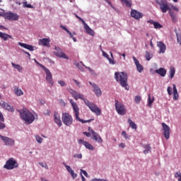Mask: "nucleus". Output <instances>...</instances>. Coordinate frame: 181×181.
Wrapping results in <instances>:
<instances>
[{
    "label": "nucleus",
    "instance_id": "nucleus-1",
    "mask_svg": "<svg viewBox=\"0 0 181 181\" xmlns=\"http://www.w3.org/2000/svg\"><path fill=\"white\" fill-rule=\"evenodd\" d=\"M115 78L117 83H119L122 87H124L125 90H129V86L128 85V75L125 72H115Z\"/></svg>",
    "mask_w": 181,
    "mask_h": 181
},
{
    "label": "nucleus",
    "instance_id": "nucleus-2",
    "mask_svg": "<svg viewBox=\"0 0 181 181\" xmlns=\"http://www.w3.org/2000/svg\"><path fill=\"white\" fill-rule=\"evenodd\" d=\"M20 115L23 121H25V124H30L35 121V116L28 109L23 108L18 110Z\"/></svg>",
    "mask_w": 181,
    "mask_h": 181
},
{
    "label": "nucleus",
    "instance_id": "nucleus-3",
    "mask_svg": "<svg viewBox=\"0 0 181 181\" xmlns=\"http://www.w3.org/2000/svg\"><path fill=\"white\" fill-rule=\"evenodd\" d=\"M70 104L71 105V107L74 110V112L75 115V119L76 121H79V122H81L82 124H86L87 122H91V119L88 120H84L80 118V108L78 107V105L73 99L69 100Z\"/></svg>",
    "mask_w": 181,
    "mask_h": 181
},
{
    "label": "nucleus",
    "instance_id": "nucleus-4",
    "mask_svg": "<svg viewBox=\"0 0 181 181\" xmlns=\"http://www.w3.org/2000/svg\"><path fill=\"white\" fill-rule=\"evenodd\" d=\"M18 168H19V164L13 158H10L4 165V168L7 170H12L13 169H16Z\"/></svg>",
    "mask_w": 181,
    "mask_h": 181
},
{
    "label": "nucleus",
    "instance_id": "nucleus-5",
    "mask_svg": "<svg viewBox=\"0 0 181 181\" xmlns=\"http://www.w3.org/2000/svg\"><path fill=\"white\" fill-rule=\"evenodd\" d=\"M84 103L86 105L89 107V110H90L92 112H94L97 117L101 115V109H100V107H98L95 104L88 100H84Z\"/></svg>",
    "mask_w": 181,
    "mask_h": 181
},
{
    "label": "nucleus",
    "instance_id": "nucleus-6",
    "mask_svg": "<svg viewBox=\"0 0 181 181\" xmlns=\"http://www.w3.org/2000/svg\"><path fill=\"white\" fill-rule=\"evenodd\" d=\"M156 4L160 6V9L163 13H166L168 11H170V7H169V4L168 1L166 0H156Z\"/></svg>",
    "mask_w": 181,
    "mask_h": 181
},
{
    "label": "nucleus",
    "instance_id": "nucleus-7",
    "mask_svg": "<svg viewBox=\"0 0 181 181\" xmlns=\"http://www.w3.org/2000/svg\"><path fill=\"white\" fill-rule=\"evenodd\" d=\"M62 119L63 124L66 127H71L73 125V116L68 112L62 113Z\"/></svg>",
    "mask_w": 181,
    "mask_h": 181
},
{
    "label": "nucleus",
    "instance_id": "nucleus-8",
    "mask_svg": "<svg viewBox=\"0 0 181 181\" xmlns=\"http://www.w3.org/2000/svg\"><path fill=\"white\" fill-rule=\"evenodd\" d=\"M115 109L119 115H125L127 114L125 106L118 100H115Z\"/></svg>",
    "mask_w": 181,
    "mask_h": 181
},
{
    "label": "nucleus",
    "instance_id": "nucleus-9",
    "mask_svg": "<svg viewBox=\"0 0 181 181\" xmlns=\"http://www.w3.org/2000/svg\"><path fill=\"white\" fill-rule=\"evenodd\" d=\"M40 67H42L43 70H45L46 73V80L52 87L53 84H54V83L53 82V76L52 75V72H50V70H49V69L46 68V66L42 64H40Z\"/></svg>",
    "mask_w": 181,
    "mask_h": 181
},
{
    "label": "nucleus",
    "instance_id": "nucleus-10",
    "mask_svg": "<svg viewBox=\"0 0 181 181\" xmlns=\"http://www.w3.org/2000/svg\"><path fill=\"white\" fill-rule=\"evenodd\" d=\"M0 138L6 146H13V145H15V140L9 137L4 136L0 134Z\"/></svg>",
    "mask_w": 181,
    "mask_h": 181
},
{
    "label": "nucleus",
    "instance_id": "nucleus-11",
    "mask_svg": "<svg viewBox=\"0 0 181 181\" xmlns=\"http://www.w3.org/2000/svg\"><path fill=\"white\" fill-rule=\"evenodd\" d=\"M88 131L91 132L93 141L98 142V144H103V141L100 134H97L91 127H88Z\"/></svg>",
    "mask_w": 181,
    "mask_h": 181
},
{
    "label": "nucleus",
    "instance_id": "nucleus-12",
    "mask_svg": "<svg viewBox=\"0 0 181 181\" xmlns=\"http://www.w3.org/2000/svg\"><path fill=\"white\" fill-rule=\"evenodd\" d=\"M4 16V19H7L8 21H18L19 19V16L12 12L5 13Z\"/></svg>",
    "mask_w": 181,
    "mask_h": 181
},
{
    "label": "nucleus",
    "instance_id": "nucleus-13",
    "mask_svg": "<svg viewBox=\"0 0 181 181\" xmlns=\"http://www.w3.org/2000/svg\"><path fill=\"white\" fill-rule=\"evenodd\" d=\"M69 93H70L72 95V97L77 101V100H85L84 95H81V93H78L77 91L73 90V89H69Z\"/></svg>",
    "mask_w": 181,
    "mask_h": 181
},
{
    "label": "nucleus",
    "instance_id": "nucleus-14",
    "mask_svg": "<svg viewBox=\"0 0 181 181\" xmlns=\"http://www.w3.org/2000/svg\"><path fill=\"white\" fill-rule=\"evenodd\" d=\"M163 129L164 131L163 134L166 139H169L170 136V127L165 123H162Z\"/></svg>",
    "mask_w": 181,
    "mask_h": 181
},
{
    "label": "nucleus",
    "instance_id": "nucleus-15",
    "mask_svg": "<svg viewBox=\"0 0 181 181\" xmlns=\"http://www.w3.org/2000/svg\"><path fill=\"white\" fill-rule=\"evenodd\" d=\"M0 105L4 108V110H6L7 111H9L10 112H13L15 111V109L13 108V106H11L8 103H7L5 101H1Z\"/></svg>",
    "mask_w": 181,
    "mask_h": 181
},
{
    "label": "nucleus",
    "instance_id": "nucleus-16",
    "mask_svg": "<svg viewBox=\"0 0 181 181\" xmlns=\"http://www.w3.org/2000/svg\"><path fill=\"white\" fill-rule=\"evenodd\" d=\"M89 84L92 86L93 88V92L95 93V95H97V97H100V95L103 94V92H101V89H100V87H98L97 84L93 83L91 82H89Z\"/></svg>",
    "mask_w": 181,
    "mask_h": 181
},
{
    "label": "nucleus",
    "instance_id": "nucleus-17",
    "mask_svg": "<svg viewBox=\"0 0 181 181\" xmlns=\"http://www.w3.org/2000/svg\"><path fill=\"white\" fill-rule=\"evenodd\" d=\"M131 16L132 18H134V19L138 21L139 19H141V18H143L144 15L142 14V13L136 10L132 9L131 11Z\"/></svg>",
    "mask_w": 181,
    "mask_h": 181
},
{
    "label": "nucleus",
    "instance_id": "nucleus-18",
    "mask_svg": "<svg viewBox=\"0 0 181 181\" xmlns=\"http://www.w3.org/2000/svg\"><path fill=\"white\" fill-rule=\"evenodd\" d=\"M78 142L79 145L82 144V145L85 146L86 149H89V151H94V146H93V145H91L90 143H88V141H85L83 139H79Z\"/></svg>",
    "mask_w": 181,
    "mask_h": 181
},
{
    "label": "nucleus",
    "instance_id": "nucleus-19",
    "mask_svg": "<svg viewBox=\"0 0 181 181\" xmlns=\"http://www.w3.org/2000/svg\"><path fill=\"white\" fill-rule=\"evenodd\" d=\"M133 60L135 63L136 67L137 69V71H139V73H142L144 71V66L141 65V64H139V61H138L136 57H133Z\"/></svg>",
    "mask_w": 181,
    "mask_h": 181
},
{
    "label": "nucleus",
    "instance_id": "nucleus-20",
    "mask_svg": "<svg viewBox=\"0 0 181 181\" xmlns=\"http://www.w3.org/2000/svg\"><path fill=\"white\" fill-rule=\"evenodd\" d=\"M39 45L42 46H46L47 47H50V39L49 38H42L39 40Z\"/></svg>",
    "mask_w": 181,
    "mask_h": 181
},
{
    "label": "nucleus",
    "instance_id": "nucleus-21",
    "mask_svg": "<svg viewBox=\"0 0 181 181\" xmlns=\"http://www.w3.org/2000/svg\"><path fill=\"white\" fill-rule=\"evenodd\" d=\"M54 122L57 123L58 127H62L63 124L62 123V119L60 118V115H59L57 112L54 113Z\"/></svg>",
    "mask_w": 181,
    "mask_h": 181
},
{
    "label": "nucleus",
    "instance_id": "nucleus-22",
    "mask_svg": "<svg viewBox=\"0 0 181 181\" xmlns=\"http://www.w3.org/2000/svg\"><path fill=\"white\" fill-rule=\"evenodd\" d=\"M18 45L24 49H27V50H30V52H33V50H35V47L33 46L26 43L18 42Z\"/></svg>",
    "mask_w": 181,
    "mask_h": 181
},
{
    "label": "nucleus",
    "instance_id": "nucleus-23",
    "mask_svg": "<svg viewBox=\"0 0 181 181\" xmlns=\"http://www.w3.org/2000/svg\"><path fill=\"white\" fill-rule=\"evenodd\" d=\"M147 22L148 23L153 25L155 29H161V28H163V26L160 23L156 21H153V20H148L147 21Z\"/></svg>",
    "mask_w": 181,
    "mask_h": 181
},
{
    "label": "nucleus",
    "instance_id": "nucleus-24",
    "mask_svg": "<svg viewBox=\"0 0 181 181\" xmlns=\"http://www.w3.org/2000/svg\"><path fill=\"white\" fill-rule=\"evenodd\" d=\"M158 47H159V53H165L166 52V45L162 42H158L157 44Z\"/></svg>",
    "mask_w": 181,
    "mask_h": 181
},
{
    "label": "nucleus",
    "instance_id": "nucleus-25",
    "mask_svg": "<svg viewBox=\"0 0 181 181\" xmlns=\"http://www.w3.org/2000/svg\"><path fill=\"white\" fill-rule=\"evenodd\" d=\"M84 29L88 35H90V36H94V30L88 26L86 23H83Z\"/></svg>",
    "mask_w": 181,
    "mask_h": 181
},
{
    "label": "nucleus",
    "instance_id": "nucleus-26",
    "mask_svg": "<svg viewBox=\"0 0 181 181\" xmlns=\"http://www.w3.org/2000/svg\"><path fill=\"white\" fill-rule=\"evenodd\" d=\"M60 27L62 28V29H63V30H65V32H66L68 35H69L70 37L73 39L74 42H77V39L73 35L72 33L70 32V30H69L67 28H66V26L60 25Z\"/></svg>",
    "mask_w": 181,
    "mask_h": 181
},
{
    "label": "nucleus",
    "instance_id": "nucleus-27",
    "mask_svg": "<svg viewBox=\"0 0 181 181\" xmlns=\"http://www.w3.org/2000/svg\"><path fill=\"white\" fill-rule=\"evenodd\" d=\"M166 69L165 68H159L158 69L156 70V73L160 76V77H165L166 76Z\"/></svg>",
    "mask_w": 181,
    "mask_h": 181
},
{
    "label": "nucleus",
    "instance_id": "nucleus-28",
    "mask_svg": "<svg viewBox=\"0 0 181 181\" xmlns=\"http://www.w3.org/2000/svg\"><path fill=\"white\" fill-rule=\"evenodd\" d=\"M173 100H177L179 98V93H177V88H176V85H173Z\"/></svg>",
    "mask_w": 181,
    "mask_h": 181
},
{
    "label": "nucleus",
    "instance_id": "nucleus-29",
    "mask_svg": "<svg viewBox=\"0 0 181 181\" xmlns=\"http://www.w3.org/2000/svg\"><path fill=\"white\" fill-rule=\"evenodd\" d=\"M14 92L16 95L18 97H21V95H23V91L21 90V88H18L17 86L14 87Z\"/></svg>",
    "mask_w": 181,
    "mask_h": 181
},
{
    "label": "nucleus",
    "instance_id": "nucleus-30",
    "mask_svg": "<svg viewBox=\"0 0 181 181\" xmlns=\"http://www.w3.org/2000/svg\"><path fill=\"white\" fill-rule=\"evenodd\" d=\"M144 149H145V150L143 151L144 153V155H146V154L149 153V152H151V149H152V148L151 147V145H149V144H145V145L144 146Z\"/></svg>",
    "mask_w": 181,
    "mask_h": 181
},
{
    "label": "nucleus",
    "instance_id": "nucleus-31",
    "mask_svg": "<svg viewBox=\"0 0 181 181\" xmlns=\"http://www.w3.org/2000/svg\"><path fill=\"white\" fill-rule=\"evenodd\" d=\"M153 101H155V98L153 96L151 97V93L148 95V107H152V104L153 103Z\"/></svg>",
    "mask_w": 181,
    "mask_h": 181
},
{
    "label": "nucleus",
    "instance_id": "nucleus-32",
    "mask_svg": "<svg viewBox=\"0 0 181 181\" xmlns=\"http://www.w3.org/2000/svg\"><path fill=\"white\" fill-rule=\"evenodd\" d=\"M0 37H1V39H4V40H5V41H6L8 40V37H9V39H12L11 35L4 33L2 32H0Z\"/></svg>",
    "mask_w": 181,
    "mask_h": 181
},
{
    "label": "nucleus",
    "instance_id": "nucleus-33",
    "mask_svg": "<svg viewBox=\"0 0 181 181\" xmlns=\"http://www.w3.org/2000/svg\"><path fill=\"white\" fill-rule=\"evenodd\" d=\"M169 15L173 21V22L176 23L177 22V19L176 18V13L174 11L170 10Z\"/></svg>",
    "mask_w": 181,
    "mask_h": 181
},
{
    "label": "nucleus",
    "instance_id": "nucleus-34",
    "mask_svg": "<svg viewBox=\"0 0 181 181\" xmlns=\"http://www.w3.org/2000/svg\"><path fill=\"white\" fill-rule=\"evenodd\" d=\"M56 56H57V57H60L61 59H66V60H69V57L64 52H57Z\"/></svg>",
    "mask_w": 181,
    "mask_h": 181
},
{
    "label": "nucleus",
    "instance_id": "nucleus-35",
    "mask_svg": "<svg viewBox=\"0 0 181 181\" xmlns=\"http://www.w3.org/2000/svg\"><path fill=\"white\" fill-rule=\"evenodd\" d=\"M128 123L129 127H131V128L132 129H137L138 126L136 125V124H135L134 122H132V120H131V119H128Z\"/></svg>",
    "mask_w": 181,
    "mask_h": 181
},
{
    "label": "nucleus",
    "instance_id": "nucleus-36",
    "mask_svg": "<svg viewBox=\"0 0 181 181\" xmlns=\"http://www.w3.org/2000/svg\"><path fill=\"white\" fill-rule=\"evenodd\" d=\"M120 1L123 4H125L127 8H131V6H132V1L131 0H120Z\"/></svg>",
    "mask_w": 181,
    "mask_h": 181
},
{
    "label": "nucleus",
    "instance_id": "nucleus-37",
    "mask_svg": "<svg viewBox=\"0 0 181 181\" xmlns=\"http://www.w3.org/2000/svg\"><path fill=\"white\" fill-rule=\"evenodd\" d=\"M170 78H173L175 77V74L176 73V69H175V67H171L170 69Z\"/></svg>",
    "mask_w": 181,
    "mask_h": 181
},
{
    "label": "nucleus",
    "instance_id": "nucleus-38",
    "mask_svg": "<svg viewBox=\"0 0 181 181\" xmlns=\"http://www.w3.org/2000/svg\"><path fill=\"white\" fill-rule=\"evenodd\" d=\"M11 64H12L13 67L14 69H16L18 71H21L23 69L22 66H21V65L16 64H15L13 62H12Z\"/></svg>",
    "mask_w": 181,
    "mask_h": 181
},
{
    "label": "nucleus",
    "instance_id": "nucleus-39",
    "mask_svg": "<svg viewBox=\"0 0 181 181\" xmlns=\"http://www.w3.org/2000/svg\"><path fill=\"white\" fill-rule=\"evenodd\" d=\"M175 35L177 37V42L178 43V45H181V35L180 33H178L176 30H175Z\"/></svg>",
    "mask_w": 181,
    "mask_h": 181
},
{
    "label": "nucleus",
    "instance_id": "nucleus-40",
    "mask_svg": "<svg viewBox=\"0 0 181 181\" xmlns=\"http://www.w3.org/2000/svg\"><path fill=\"white\" fill-rule=\"evenodd\" d=\"M23 7L33 9V6H32L31 4H28V2L26 1L23 2Z\"/></svg>",
    "mask_w": 181,
    "mask_h": 181
},
{
    "label": "nucleus",
    "instance_id": "nucleus-41",
    "mask_svg": "<svg viewBox=\"0 0 181 181\" xmlns=\"http://www.w3.org/2000/svg\"><path fill=\"white\" fill-rule=\"evenodd\" d=\"M151 57H152V54H151V53H149V52L146 51V59L147 60V62H149V60H151Z\"/></svg>",
    "mask_w": 181,
    "mask_h": 181
},
{
    "label": "nucleus",
    "instance_id": "nucleus-42",
    "mask_svg": "<svg viewBox=\"0 0 181 181\" xmlns=\"http://www.w3.org/2000/svg\"><path fill=\"white\" fill-rule=\"evenodd\" d=\"M35 139L37 142H38V144H42L43 142V139H42V137H40V136L36 135Z\"/></svg>",
    "mask_w": 181,
    "mask_h": 181
},
{
    "label": "nucleus",
    "instance_id": "nucleus-43",
    "mask_svg": "<svg viewBox=\"0 0 181 181\" xmlns=\"http://www.w3.org/2000/svg\"><path fill=\"white\" fill-rule=\"evenodd\" d=\"M175 177L176 179H177V177H180V178L178 179V181H181V173H180V172H177V173H175Z\"/></svg>",
    "mask_w": 181,
    "mask_h": 181
},
{
    "label": "nucleus",
    "instance_id": "nucleus-44",
    "mask_svg": "<svg viewBox=\"0 0 181 181\" xmlns=\"http://www.w3.org/2000/svg\"><path fill=\"white\" fill-rule=\"evenodd\" d=\"M134 101H135L136 104H139V103H141V96L140 95L136 96Z\"/></svg>",
    "mask_w": 181,
    "mask_h": 181
},
{
    "label": "nucleus",
    "instance_id": "nucleus-45",
    "mask_svg": "<svg viewBox=\"0 0 181 181\" xmlns=\"http://www.w3.org/2000/svg\"><path fill=\"white\" fill-rule=\"evenodd\" d=\"M65 168L69 173H71V172H73V170L71 169V167H70V165H65Z\"/></svg>",
    "mask_w": 181,
    "mask_h": 181
},
{
    "label": "nucleus",
    "instance_id": "nucleus-46",
    "mask_svg": "<svg viewBox=\"0 0 181 181\" xmlns=\"http://www.w3.org/2000/svg\"><path fill=\"white\" fill-rule=\"evenodd\" d=\"M122 135L125 138V139H129V136L127 135V132L125 131L122 132Z\"/></svg>",
    "mask_w": 181,
    "mask_h": 181
},
{
    "label": "nucleus",
    "instance_id": "nucleus-47",
    "mask_svg": "<svg viewBox=\"0 0 181 181\" xmlns=\"http://www.w3.org/2000/svg\"><path fill=\"white\" fill-rule=\"evenodd\" d=\"M82 174L84 175V176H86V177H88V173H87V171H86L84 170H81V175Z\"/></svg>",
    "mask_w": 181,
    "mask_h": 181
},
{
    "label": "nucleus",
    "instance_id": "nucleus-48",
    "mask_svg": "<svg viewBox=\"0 0 181 181\" xmlns=\"http://www.w3.org/2000/svg\"><path fill=\"white\" fill-rule=\"evenodd\" d=\"M69 173H70L71 176L73 177V179H76V177H77V173H75L74 170L71 171Z\"/></svg>",
    "mask_w": 181,
    "mask_h": 181
},
{
    "label": "nucleus",
    "instance_id": "nucleus-49",
    "mask_svg": "<svg viewBox=\"0 0 181 181\" xmlns=\"http://www.w3.org/2000/svg\"><path fill=\"white\" fill-rule=\"evenodd\" d=\"M58 83L61 87H64L66 86V82H64V81H58Z\"/></svg>",
    "mask_w": 181,
    "mask_h": 181
},
{
    "label": "nucleus",
    "instance_id": "nucleus-50",
    "mask_svg": "<svg viewBox=\"0 0 181 181\" xmlns=\"http://www.w3.org/2000/svg\"><path fill=\"white\" fill-rule=\"evenodd\" d=\"M40 166H42V168H45L47 170L49 169V166L46 163H40Z\"/></svg>",
    "mask_w": 181,
    "mask_h": 181
},
{
    "label": "nucleus",
    "instance_id": "nucleus-51",
    "mask_svg": "<svg viewBox=\"0 0 181 181\" xmlns=\"http://www.w3.org/2000/svg\"><path fill=\"white\" fill-rule=\"evenodd\" d=\"M76 18H77V19H79V21H81V22H82L83 25H84V23H86V21L81 18L80 16H78L77 14H75Z\"/></svg>",
    "mask_w": 181,
    "mask_h": 181
},
{
    "label": "nucleus",
    "instance_id": "nucleus-52",
    "mask_svg": "<svg viewBox=\"0 0 181 181\" xmlns=\"http://www.w3.org/2000/svg\"><path fill=\"white\" fill-rule=\"evenodd\" d=\"M167 91H168V95H172V88L170 86L168 87Z\"/></svg>",
    "mask_w": 181,
    "mask_h": 181
},
{
    "label": "nucleus",
    "instance_id": "nucleus-53",
    "mask_svg": "<svg viewBox=\"0 0 181 181\" xmlns=\"http://www.w3.org/2000/svg\"><path fill=\"white\" fill-rule=\"evenodd\" d=\"M0 121L1 122H5V118L4 117V115H2V112H0Z\"/></svg>",
    "mask_w": 181,
    "mask_h": 181
},
{
    "label": "nucleus",
    "instance_id": "nucleus-54",
    "mask_svg": "<svg viewBox=\"0 0 181 181\" xmlns=\"http://www.w3.org/2000/svg\"><path fill=\"white\" fill-rule=\"evenodd\" d=\"M74 158H77L78 159H81V158H83V156L81 154H74Z\"/></svg>",
    "mask_w": 181,
    "mask_h": 181
},
{
    "label": "nucleus",
    "instance_id": "nucleus-55",
    "mask_svg": "<svg viewBox=\"0 0 181 181\" xmlns=\"http://www.w3.org/2000/svg\"><path fill=\"white\" fill-rule=\"evenodd\" d=\"M105 2H107V4H108L109 5H110L111 8H112V9H115V7H114V6L112 5V4L111 3V1H108V0H105Z\"/></svg>",
    "mask_w": 181,
    "mask_h": 181
},
{
    "label": "nucleus",
    "instance_id": "nucleus-56",
    "mask_svg": "<svg viewBox=\"0 0 181 181\" xmlns=\"http://www.w3.org/2000/svg\"><path fill=\"white\" fill-rule=\"evenodd\" d=\"M107 60L109 61L110 64H115V61H114L112 59L108 58Z\"/></svg>",
    "mask_w": 181,
    "mask_h": 181
},
{
    "label": "nucleus",
    "instance_id": "nucleus-57",
    "mask_svg": "<svg viewBox=\"0 0 181 181\" xmlns=\"http://www.w3.org/2000/svg\"><path fill=\"white\" fill-rule=\"evenodd\" d=\"M84 135H86V136H87L88 138H90V136H91V134L90 132H83Z\"/></svg>",
    "mask_w": 181,
    "mask_h": 181
},
{
    "label": "nucleus",
    "instance_id": "nucleus-58",
    "mask_svg": "<svg viewBox=\"0 0 181 181\" xmlns=\"http://www.w3.org/2000/svg\"><path fill=\"white\" fill-rule=\"evenodd\" d=\"M5 128V124L0 122V129H4Z\"/></svg>",
    "mask_w": 181,
    "mask_h": 181
},
{
    "label": "nucleus",
    "instance_id": "nucleus-59",
    "mask_svg": "<svg viewBox=\"0 0 181 181\" xmlns=\"http://www.w3.org/2000/svg\"><path fill=\"white\" fill-rule=\"evenodd\" d=\"M73 81L78 86V87H80V82L76 79H73Z\"/></svg>",
    "mask_w": 181,
    "mask_h": 181
},
{
    "label": "nucleus",
    "instance_id": "nucleus-60",
    "mask_svg": "<svg viewBox=\"0 0 181 181\" xmlns=\"http://www.w3.org/2000/svg\"><path fill=\"white\" fill-rule=\"evenodd\" d=\"M172 8L173 11H175V12H179V8L175 6H172Z\"/></svg>",
    "mask_w": 181,
    "mask_h": 181
},
{
    "label": "nucleus",
    "instance_id": "nucleus-61",
    "mask_svg": "<svg viewBox=\"0 0 181 181\" xmlns=\"http://www.w3.org/2000/svg\"><path fill=\"white\" fill-rule=\"evenodd\" d=\"M22 52L25 54H28V57H30V54L29 52H26L25 49H23Z\"/></svg>",
    "mask_w": 181,
    "mask_h": 181
},
{
    "label": "nucleus",
    "instance_id": "nucleus-62",
    "mask_svg": "<svg viewBox=\"0 0 181 181\" xmlns=\"http://www.w3.org/2000/svg\"><path fill=\"white\" fill-rule=\"evenodd\" d=\"M119 148H122V149H124V148H125V144L124 143H121L119 144Z\"/></svg>",
    "mask_w": 181,
    "mask_h": 181
},
{
    "label": "nucleus",
    "instance_id": "nucleus-63",
    "mask_svg": "<svg viewBox=\"0 0 181 181\" xmlns=\"http://www.w3.org/2000/svg\"><path fill=\"white\" fill-rule=\"evenodd\" d=\"M103 56L107 59H110V56L108 55V54L105 53V52H103Z\"/></svg>",
    "mask_w": 181,
    "mask_h": 181
},
{
    "label": "nucleus",
    "instance_id": "nucleus-64",
    "mask_svg": "<svg viewBox=\"0 0 181 181\" xmlns=\"http://www.w3.org/2000/svg\"><path fill=\"white\" fill-rule=\"evenodd\" d=\"M81 176L82 181H86V178L84 177V176H83V175H81Z\"/></svg>",
    "mask_w": 181,
    "mask_h": 181
}]
</instances>
